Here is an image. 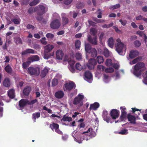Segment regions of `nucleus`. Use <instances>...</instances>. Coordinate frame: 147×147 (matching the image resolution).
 I'll list each match as a JSON object with an SVG mask.
<instances>
[{"mask_svg": "<svg viewBox=\"0 0 147 147\" xmlns=\"http://www.w3.org/2000/svg\"><path fill=\"white\" fill-rule=\"evenodd\" d=\"M116 14L114 13H110L109 15V17H113L115 18L116 17Z\"/></svg>", "mask_w": 147, "mask_h": 147, "instance_id": "obj_31", "label": "nucleus"}, {"mask_svg": "<svg viewBox=\"0 0 147 147\" xmlns=\"http://www.w3.org/2000/svg\"><path fill=\"white\" fill-rule=\"evenodd\" d=\"M36 18L38 21H40L43 19V16H39L36 17Z\"/></svg>", "mask_w": 147, "mask_h": 147, "instance_id": "obj_22", "label": "nucleus"}, {"mask_svg": "<svg viewBox=\"0 0 147 147\" xmlns=\"http://www.w3.org/2000/svg\"><path fill=\"white\" fill-rule=\"evenodd\" d=\"M116 41L117 42V46H124V44L123 42L121 41V40L119 38H117Z\"/></svg>", "mask_w": 147, "mask_h": 147, "instance_id": "obj_9", "label": "nucleus"}, {"mask_svg": "<svg viewBox=\"0 0 147 147\" xmlns=\"http://www.w3.org/2000/svg\"><path fill=\"white\" fill-rule=\"evenodd\" d=\"M92 2L93 5L95 6L96 5V0H92Z\"/></svg>", "mask_w": 147, "mask_h": 147, "instance_id": "obj_44", "label": "nucleus"}, {"mask_svg": "<svg viewBox=\"0 0 147 147\" xmlns=\"http://www.w3.org/2000/svg\"><path fill=\"white\" fill-rule=\"evenodd\" d=\"M34 9V11H37V13L38 16H42L47 11L45 10V7L42 5H39L38 7H35Z\"/></svg>", "mask_w": 147, "mask_h": 147, "instance_id": "obj_2", "label": "nucleus"}, {"mask_svg": "<svg viewBox=\"0 0 147 147\" xmlns=\"http://www.w3.org/2000/svg\"><path fill=\"white\" fill-rule=\"evenodd\" d=\"M57 44L59 45H64L63 42H57Z\"/></svg>", "mask_w": 147, "mask_h": 147, "instance_id": "obj_37", "label": "nucleus"}, {"mask_svg": "<svg viewBox=\"0 0 147 147\" xmlns=\"http://www.w3.org/2000/svg\"><path fill=\"white\" fill-rule=\"evenodd\" d=\"M9 0V3L11 2V0Z\"/></svg>", "mask_w": 147, "mask_h": 147, "instance_id": "obj_55", "label": "nucleus"}, {"mask_svg": "<svg viewBox=\"0 0 147 147\" xmlns=\"http://www.w3.org/2000/svg\"><path fill=\"white\" fill-rule=\"evenodd\" d=\"M13 3L16 6H17L19 5V3L15 0L13 1Z\"/></svg>", "mask_w": 147, "mask_h": 147, "instance_id": "obj_33", "label": "nucleus"}, {"mask_svg": "<svg viewBox=\"0 0 147 147\" xmlns=\"http://www.w3.org/2000/svg\"><path fill=\"white\" fill-rule=\"evenodd\" d=\"M46 36L48 39L50 40H51L54 37V34L50 33H47L46 34Z\"/></svg>", "mask_w": 147, "mask_h": 147, "instance_id": "obj_7", "label": "nucleus"}, {"mask_svg": "<svg viewBox=\"0 0 147 147\" xmlns=\"http://www.w3.org/2000/svg\"><path fill=\"white\" fill-rule=\"evenodd\" d=\"M79 25V22L77 21L76 22L75 25H74V26L75 28L77 27Z\"/></svg>", "mask_w": 147, "mask_h": 147, "instance_id": "obj_42", "label": "nucleus"}, {"mask_svg": "<svg viewBox=\"0 0 147 147\" xmlns=\"http://www.w3.org/2000/svg\"><path fill=\"white\" fill-rule=\"evenodd\" d=\"M3 44V42L1 40V37H0V45H1Z\"/></svg>", "mask_w": 147, "mask_h": 147, "instance_id": "obj_50", "label": "nucleus"}, {"mask_svg": "<svg viewBox=\"0 0 147 147\" xmlns=\"http://www.w3.org/2000/svg\"><path fill=\"white\" fill-rule=\"evenodd\" d=\"M34 11V9L32 7L29 8L28 11V13L30 14L33 13Z\"/></svg>", "mask_w": 147, "mask_h": 147, "instance_id": "obj_21", "label": "nucleus"}, {"mask_svg": "<svg viewBox=\"0 0 147 147\" xmlns=\"http://www.w3.org/2000/svg\"><path fill=\"white\" fill-rule=\"evenodd\" d=\"M143 17V16H142L140 15L136 18V19L137 20H140L142 19Z\"/></svg>", "mask_w": 147, "mask_h": 147, "instance_id": "obj_26", "label": "nucleus"}, {"mask_svg": "<svg viewBox=\"0 0 147 147\" xmlns=\"http://www.w3.org/2000/svg\"><path fill=\"white\" fill-rule=\"evenodd\" d=\"M139 29L141 30H143L144 29V27L142 25L139 26Z\"/></svg>", "mask_w": 147, "mask_h": 147, "instance_id": "obj_38", "label": "nucleus"}, {"mask_svg": "<svg viewBox=\"0 0 147 147\" xmlns=\"http://www.w3.org/2000/svg\"><path fill=\"white\" fill-rule=\"evenodd\" d=\"M90 32L91 34L93 35L94 37L92 38L90 35H88L87 36V40L90 43L93 45H97L96 31L95 29L93 28H91L90 30Z\"/></svg>", "mask_w": 147, "mask_h": 147, "instance_id": "obj_1", "label": "nucleus"}, {"mask_svg": "<svg viewBox=\"0 0 147 147\" xmlns=\"http://www.w3.org/2000/svg\"><path fill=\"white\" fill-rule=\"evenodd\" d=\"M49 46V45H46V46Z\"/></svg>", "mask_w": 147, "mask_h": 147, "instance_id": "obj_56", "label": "nucleus"}, {"mask_svg": "<svg viewBox=\"0 0 147 147\" xmlns=\"http://www.w3.org/2000/svg\"><path fill=\"white\" fill-rule=\"evenodd\" d=\"M60 25V21L57 19L53 20L50 24L51 28L54 29H58Z\"/></svg>", "mask_w": 147, "mask_h": 147, "instance_id": "obj_3", "label": "nucleus"}, {"mask_svg": "<svg viewBox=\"0 0 147 147\" xmlns=\"http://www.w3.org/2000/svg\"><path fill=\"white\" fill-rule=\"evenodd\" d=\"M120 5L119 4H117L111 6L110 7L109 9H111L114 10L118 8H120Z\"/></svg>", "mask_w": 147, "mask_h": 147, "instance_id": "obj_6", "label": "nucleus"}, {"mask_svg": "<svg viewBox=\"0 0 147 147\" xmlns=\"http://www.w3.org/2000/svg\"><path fill=\"white\" fill-rule=\"evenodd\" d=\"M3 1L6 3H9L8 0H3Z\"/></svg>", "mask_w": 147, "mask_h": 147, "instance_id": "obj_53", "label": "nucleus"}, {"mask_svg": "<svg viewBox=\"0 0 147 147\" xmlns=\"http://www.w3.org/2000/svg\"><path fill=\"white\" fill-rule=\"evenodd\" d=\"M144 41H145L147 39V36L145 34H144L143 35Z\"/></svg>", "mask_w": 147, "mask_h": 147, "instance_id": "obj_36", "label": "nucleus"}, {"mask_svg": "<svg viewBox=\"0 0 147 147\" xmlns=\"http://www.w3.org/2000/svg\"><path fill=\"white\" fill-rule=\"evenodd\" d=\"M50 46H53V45H50Z\"/></svg>", "mask_w": 147, "mask_h": 147, "instance_id": "obj_57", "label": "nucleus"}, {"mask_svg": "<svg viewBox=\"0 0 147 147\" xmlns=\"http://www.w3.org/2000/svg\"><path fill=\"white\" fill-rule=\"evenodd\" d=\"M131 25L134 28H136L138 27L136 24L134 22H132L131 23Z\"/></svg>", "mask_w": 147, "mask_h": 147, "instance_id": "obj_27", "label": "nucleus"}, {"mask_svg": "<svg viewBox=\"0 0 147 147\" xmlns=\"http://www.w3.org/2000/svg\"><path fill=\"white\" fill-rule=\"evenodd\" d=\"M114 29L115 30V31L117 32H118L119 31H121L120 30H119L118 28L116 27H115Z\"/></svg>", "mask_w": 147, "mask_h": 147, "instance_id": "obj_39", "label": "nucleus"}, {"mask_svg": "<svg viewBox=\"0 0 147 147\" xmlns=\"http://www.w3.org/2000/svg\"><path fill=\"white\" fill-rule=\"evenodd\" d=\"M88 23L90 26H95V23L94 22H93L91 20H89Z\"/></svg>", "mask_w": 147, "mask_h": 147, "instance_id": "obj_23", "label": "nucleus"}, {"mask_svg": "<svg viewBox=\"0 0 147 147\" xmlns=\"http://www.w3.org/2000/svg\"><path fill=\"white\" fill-rule=\"evenodd\" d=\"M83 6V4L81 2H78L76 5V7L78 9L81 8Z\"/></svg>", "mask_w": 147, "mask_h": 147, "instance_id": "obj_12", "label": "nucleus"}, {"mask_svg": "<svg viewBox=\"0 0 147 147\" xmlns=\"http://www.w3.org/2000/svg\"><path fill=\"white\" fill-rule=\"evenodd\" d=\"M41 43L44 45H46L47 42L46 41V38L45 37L42 38L40 40Z\"/></svg>", "mask_w": 147, "mask_h": 147, "instance_id": "obj_13", "label": "nucleus"}, {"mask_svg": "<svg viewBox=\"0 0 147 147\" xmlns=\"http://www.w3.org/2000/svg\"><path fill=\"white\" fill-rule=\"evenodd\" d=\"M82 35L81 33H78L76 35L75 37L76 38H80L82 36Z\"/></svg>", "mask_w": 147, "mask_h": 147, "instance_id": "obj_29", "label": "nucleus"}, {"mask_svg": "<svg viewBox=\"0 0 147 147\" xmlns=\"http://www.w3.org/2000/svg\"><path fill=\"white\" fill-rule=\"evenodd\" d=\"M29 0H24L23 1V4H28L29 2Z\"/></svg>", "mask_w": 147, "mask_h": 147, "instance_id": "obj_34", "label": "nucleus"}, {"mask_svg": "<svg viewBox=\"0 0 147 147\" xmlns=\"http://www.w3.org/2000/svg\"><path fill=\"white\" fill-rule=\"evenodd\" d=\"M81 42L80 40H77L75 42V46H80Z\"/></svg>", "mask_w": 147, "mask_h": 147, "instance_id": "obj_24", "label": "nucleus"}, {"mask_svg": "<svg viewBox=\"0 0 147 147\" xmlns=\"http://www.w3.org/2000/svg\"><path fill=\"white\" fill-rule=\"evenodd\" d=\"M98 15L97 16V17L99 18H102V11L100 9H98Z\"/></svg>", "mask_w": 147, "mask_h": 147, "instance_id": "obj_16", "label": "nucleus"}, {"mask_svg": "<svg viewBox=\"0 0 147 147\" xmlns=\"http://www.w3.org/2000/svg\"><path fill=\"white\" fill-rule=\"evenodd\" d=\"M4 25L3 24H2L0 28V30H1V29L3 28H4Z\"/></svg>", "mask_w": 147, "mask_h": 147, "instance_id": "obj_46", "label": "nucleus"}, {"mask_svg": "<svg viewBox=\"0 0 147 147\" xmlns=\"http://www.w3.org/2000/svg\"><path fill=\"white\" fill-rule=\"evenodd\" d=\"M12 34V32H8L6 33V35L7 36H9L10 35H11Z\"/></svg>", "mask_w": 147, "mask_h": 147, "instance_id": "obj_41", "label": "nucleus"}, {"mask_svg": "<svg viewBox=\"0 0 147 147\" xmlns=\"http://www.w3.org/2000/svg\"><path fill=\"white\" fill-rule=\"evenodd\" d=\"M16 42L18 44L22 43V40L21 38L20 37L17 38L16 40Z\"/></svg>", "mask_w": 147, "mask_h": 147, "instance_id": "obj_19", "label": "nucleus"}, {"mask_svg": "<svg viewBox=\"0 0 147 147\" xmlns=\"http://www.w3.org/2000/svg\"><path fill=\"white\" fill-rule=\"evenodd\" d=\"M121 14L119 13H118L117 14V16L118 17H120L121 16Z\"/></svg>", "mask_w": 147, "mask_h": 147, "instance_id": "obj_52", "label": "nucleus"}, {"mask_svg": "<svg viewBox=\"0 0 147 147\" xmlns=\"http://www.w3.org/2000/svg\"><path fill=\"white\" fill-rule=\"evenodd\" d=\"M11 21L15 24H18L20 23V22L16 18H14L11 20Z\"/></svg>", "mask_w": 147, "mask_h": 147, "instance_id": "obj_11", "label": "nucleus"}, {"mask_svg": "<svg viewBox=\"0 0 147 147\" xmlns=\"http://www.w3.org/2000/svg\"><path fill=\"white\" fill-rule=\"evenodd\" d=\"M98 23H101V20H98V21L97 22Z\"/></svg>", "mask_w": 147, "mask_h": 147, "instance_id": "obj_54", "label": "nucleus"}, {"mask_svg": "<svg viewBox=\"0 0 147 147\" xmlns=\"http://www.w3.org/2000/svg\"><path fill=\"white\" fill-rule=\"evenodd\" d=\"M34 36L35 38L39 39L40 38V35L38 34H35L34 35Z\"/></svg>", "mask_w": 147, "mask_h": 147, "instance_id": "obj_30", "label": "nucleus"}, {"mask_svg": "<svg viewBox=\"0 0 147 147\" xmlns=\"http://www.w3.org/2000/svg\"><path fill=\"white\" fill-rule=\"evenodd\" d=\"M114 41L113 37H110L108 40V44L109 46H113L114 45Z\"/></svg>", "mask_w": 147, "mask_h": 147, "instance_id": "obj_5", "label": "nucleus"}, {"mask_svg": "<svg viewBox=\"0 0 147 147\" xmlns=\"http://www.w3.org/2000/svg\"><path fill=\"white\" fill-rule=\"evenodd\" d=\"M145 22H147V18H145L143 17L142 19Z\"/></svg>", "mask_w": 147, "mask_h": 147, "instance_id": "obj_49", "label": "nucleus"}, {"mask_svg": "<svg viewBox=\"0 0 147 147\" xmlns=\"http://www.w3.org/2000/svg\"><path fill=\"white\" fill-rule=\"evenodd\" d=\"M62 21L63 25H65L67 24L69 22L68 19L65 16H63L62 17Z\"/></svg>", "mask_w": 147, "mask_h": 147, "instance_id": "obj_4", "label": "nucleus"}, {"mask_svg": "<svg viewBox=\"0 0 147 147\" xmlns=\"http://www.w3.org/2000/svg\"><path fill=\"white\" fill-rule=\"evenodd\" d=\"M39 0H34L32 2L30 3V5L31 6L35 5L38 4L39 2Z\"/></svg>", "mask_w": 147, "mask_h": 147, "instance_id": "obj_8", "label": "nucleus"}, {"mask_svg": "<svg viewBox=\"0 0 147 147\" xmlns=\"http://www.w3.org/2000/svg\"><path fill=\"white\" fill-rule=\"evenodd\" d=\"M64 33V32L63 30H61L59 31L57 33V34L58 35H60L63 34Z\"/></svg>", "mask_w": 147, "mask_h": 147, "instance_id": "obj_28", "label": "nucleus"}, {"mask_svg": "<svg viewBox=\"0 0 147 147\" xmlns=\"http://www.w3.org/2000/svg\"><path fill=\"white\" fill-rule=\"evenodd\" d=\"M26 28L28 29H32V30H34V26L31 24L27 25Z\"/></svg>", "mask_w": 147, "mask_h": 147, "instance_id": "obj_20", "label": "nucleus"}, {"mask_svg": "<svg viewBox=\"0 0 147 147\" xmlns=\"http://www.w3.org/2000/svg\"><path fill=\"white\" fill-rule=\"evenodd\" d=\"M142 10L144 12H147V6H145L143 7Z\"/></svg>", "mask_w": 147, "mask_h": 147, "instance_id": "obj_32", "label": "nucleus"}, {"mask_svg": "<svg viewBox=\"0 0 147 147\" xmlns=\"http://www.w3.org/2000/svg\"><path fill=\"white\" fill-rule=\"evenodd\" d=\"M126 3L128 4H129L130 3V0H126Z\"/></svg>", "mask_w": 147, "mask_h": 147, "instance_id": "obj_51", "label": "nucleus"}, {"mask_svg": "<svg viewBox=\"0 0 147 147\" xmlns=\"http://www.w3.org/2000/svg\"><path fill=\"white\" fill-rule=\"evenodd\" d=\"M86 12V10L85 9H84L82 11V13H85Z\"/></svg>", "mask_w": 147, "mask_h": 147, "instance_id": "obj_48", "label": "nucleus"}, {"mask_svg": "<svg viewBox=\"0 0 147 147\" xmlns=\"http://www.w3.org/2000/svg\"><path fill=\"white\" fill-rule=\"evenodd\" d=\"M32 35L31 34H29L28 36V37L32 38Z\"/></svg>", "mask_w": 147, "mask_h": 147, "instance_id": "obj_47", "label": "nucleus"}, {"mask_svg": "<svg viewBox=\"0 0 147 147\" xmlns=\"http://www.w3.org/2000/svg\"><path fill=\"white\" fill-rule=\"evenodd\" d=\"M134 44L135 46H140L141 45L140 42L138 40H136L134 42Z\"/></svg>", "mask_w": 147, "mask_h": 147, "instance_id": "obj_18", "label": "nucleus"}, {"mask_svg": "<svg viewBox=\"0 0 147 147\" xmlns=\"http://www.w3.org/2000/svg\"><path fill=\"white\" fill-rule=\"evenodd\" d=\"M14 28H15L14 26H10L9 27V30H14Z\"/></svg>", "mask_w": 147, "mask_h": 147, "instance_id": "obj_43", "label": "nucleus"}, {"mask_svg": "<svg viewBox=\"0 0 147 147\" xmlns=\"http://www.w3.org/2000/svg\"><path fill=\"white\" fill-rule=\"evenodd\" d=\"M52 1L55 4H57L58 3V1L57 0H52Z\"/></svg>", "mask_w": 147, "mask_h": 147, "instance_id": "obj_45", "label": "nucleus"}, {"mask_svg": "<svg viewBox=\"0 0 147 147\" xmlns=\"http://www.w3.org/2000/svg\"><path fill=\"white\" fill-rule=\"evenodd\" d=\"M104 36V33L103 32H101L99 36V38L100 42H102V40L103 39Z\"/></svg>", "mask_w": 147, "mask_h": 147, "instance_id": "obj_17", "label": "nucleus"}, {"mask_svg": "<svg viewBox=\"0 0 147 147\" xmlns=\"http://www.w3.org/2000/svg\"><path fill=\"white\" fill-rule=\"evenodd\" d=\"M78 15V13H77L74 12L73 14V17L75 18Z\"/></svg>", "mask_w": 147, "mask_h": 147, "instance_id": "obj_35", "label": "nucleus"}, {"mask_svg": "<svg viewBox=\"0 0 147 147\" xmlns=\"http://www.w3.org/2000/svg\"><path fill=\"white\" fill-rule=\"evenodd\" d=\"M119 22L121 23V24L123 26H125L127 23V21L125 20H123L121 19H120L119 20Z\"/></svg>", "mask_w": 147, "mask_h": 147, "instance_id": "obj_14", "label": "nucleus"}, {"mask_svg": "<svg viewBox=\"0 0 147 147\" xmlns=\"http://www.w3.org/2000/svg\"><path fill=\"white\" fill-rule=\"evenodd\" d=\"M11 22L9 19H7V24L8 25L11 24Z\"/></svg>", "mask_w": 147, "mask_h": 147, "instance_id": "obj_40", "label": "nucleus"}, {"mask_svg": "<svg viewBox=\"0 0 147 147\" xmlns=\"http://www.w3.org/2000/svg\"><path fill=\"white\" fill-rule=\"evenodd\" d=\"M72 1L73 0H64L63 3L65 5H69L71 3Z\"/></svg>", "mask_w": 147, "mask_h": 147, "instance_id": "obj_15", "label": "nucleus"}, {"mask_svg": "<svg viewBox=\"0 0 147 147\" xmlns=\"http://www.w3.org/2000/svg\"><path fill=\"white\" fill-rule=\"evenodd\" d=\"M113 25V22L109 24H104L102 26V27L105 28H108L112 27Z\"/></svg>", "mask_w": 147, "mask_h": 147, "instance_id": "obj_10", "label": "nucleus"}, {"mask_svg": "<svg viewBox=\"0 0 147 147\" xmlns=\"http://www.w3.org/2000/svg\"><path fill=\"white\" fill-rule=\"evenodd\" d=\"M144 34L140 30L136 32V34L139 35L140 36H142Z\"/></svg>", "mask_w": 147, "mask_h": 147, "instance_id": "obj_25", "label": "nucleus"}]
</instances>
